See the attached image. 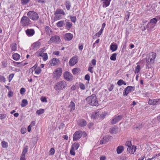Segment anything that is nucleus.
I'll list each match as a JSON object with an SVG mask.
<instances>
[{
	"label": "nucleus",
	"mask_w": 160,
	"mask_h": 160,
	"mask_svg": "<svg viewBox=\"0 0 160 160\" xmlns=\"http://www.w3.org/2000/svg\"><path fill=\"white\" fill-rule=\"evenodd\" d=\"M86 102L89 105L98 106V103L96 95L92 94L91 96L87 97L86 99Z\"/></svg>",
	"instance_id": "f257e3e1"
},
{
	"label": "nucleus",
	"mask_w": 160,
	"mask_h": 160,
	"mask_svg": "<svg viewBox=\"0 0 160 160\" xmlns=\"http://www.w3.org/2000/svg\"><path fill=\"white\" fill-rule=\"evenodd\" d=\"M67 82L64 80L57 82L54 86V89L56 91H61L65 89L67 87Z\"/></svg>",
	"instance_id": "f03ea898"
},
{
	"label": "nucleus",
	"mask_w": 160,
	"mask_h": 160,
	"mask_svg": "<svg viewBox=\"0 0 160 160\" xmlns=\"http://www.w3.org/2000/svg\"><path fill=\"white\" fill-rule=\"evenodd\" d=\"M156 57V53H155L153 52L149 53L147 58V65L148 66L149 64H154Z\"/></svg>",
	"instance_id": "7ed1b4c3"
},
{
	"label": "nucleus",
	"mask_w": 160,
	"mask_h": 160,
	"mask_svg": "<svg viewBox=\"0 0 160 160\" xmlns=\"http://www.w3.org/2000/svg\"><path fill=\"white\" fill-rule=\"evenodd\" d=\"M83 133H84V136H86V133L82 132L81 131H78L76 132L73 135V139L74 141H76L79 140L82 136Z\"/></svg>",
	"instance_id": "20e7f679"
},
{
	"label": "nucleus",
	"mask_w": 160,
	"mask_h": 160,
	"mask_svg": "<svg viewBox=\"0 0 160 160\" xmlns=\"http://www.w3.org/2000/svg\"><path fill=\"white\" fill-rule=\"evenodd\" d=\"M27 15L30 18L34 21L37 20L39 18L38 14L34 11H30L28 12Z\"/></svg>",
	"instance_id": "39448f33"
},
{
	"label": "nucleus",
	"mask_w": 160,
	"mask_h": 160,
	"mask_svg": "<svg viewBox=\"0 0 160 160\" xmlns=\"http://www.w3.org/2000/svg\"><path fill=\"white\" fill-rule=\"evenodd\" d=\"M31 21L26 16L22 17L21 20L20 22L23 27L27 26L31 24Z\"/></svg>",
	"instance_id": "423d86ee"
},
{
	"label": "nucleus",
	"mask_w": 160,
	"mask_h": 160,
	"mask_svg": "<svg viewBox=\"0 0 160 160\" xmlns=\"http://www.w3.org/2000/svg\"><path fill=\"white\" fill-rule=\"evenodd\" d=\"M62 73V69L61 68H57L53 73V78L57 79L59 78L61 75Z\"/></svg>",
	"instance_id": "0eeeda50"
},
{
	"label": "nucleus",
	"mask_w": 160,
	"mask_h": 160,
	"mask_svg": "<svg viewBox=\"0 0 160 160\" xmlns=\"http://www.w3.org/2000/svg\"><path fill=\"white\" fill-rule=\"evenodd\" d=\"M123 117L122 115L115 116L111 121V123L112 125H114L118 122Z\"/></svg>",
	"instance_id": "6e6552de"
},
{
	"label": "nucleus",
	"mask_w": 160,
	"mask_h": 160,
	"mask_svg": "<svg viewBox=\"0 0 160 160\" xmlns=\"http://www.w3.org/2000/svg\"><path fill=\"white\" fill-rule=\"evenodd\" d=\"M63 75L64 78L68 81H71L73 79L72 74L69 72H65Z\"/></svg>",
	"instance_id": "1a4fd4ad"
},
{
	"label": "nucleus",
	"mask_w": 160,
	"mask_h": 160,
	"mask_svg": "<svg viewBox=\"0 0 160 160\" xmlns=\"http://www.w3.org/2000/svg\"><path fill=\"white\" fill-rule=\"evenodd\" d=\"M60 41V37L58 36L55 35L52 36L48 41L49 43H58Z\"/></svg>",
	"instance_id": "9d476101"
},
{
	"label": "nucleus",
	"mask_w": 160,
	"mask_h": 160,
	"mask_svg": "<svg viewBox=\"0 0 160 160\" xmlns=\"http://www.w3.org/2000/svg\"><path fill=\"white\" fill-rule=\"evenodd\" d=\"M135 89V87L131 86H128L124 90L123 95L124 97L126 96L128 93L131 92L132 90L134 91Z\"/></svg>",
	"instance_id": "9b49d317"
},
{
	"label": "nucleus",
	"mask_w": 160,
	"mask_h": 160,
	"mask_svg": "<svg viewBox=\"0 0 160 160\" xmlns=\"http://www.w3.org/2000/svg\"><path fill=\"white\" fill-rule=\"evenodd\" d=\"M78 57L77 56H76L73 57L69 60V65L70 66H73L78 62Z\"/></svg>",
	"instance_id": "f8f14e48"
},
{
	"label": "nucleus",
	"mask_w": 160,
	"mask_h": 160,
	"mask_svg": "<svg viewBox=\"0 0 160 160\" xmlns=\"http://www.w3.org/2000/svg\"><path fill=\"white\" fill-rule=\"evenodd\" d=\"M73 37V35L70 33H66L65 34L64 39L67 41H69L72 39Z\"/></svg>",
	"instance_id": "ddd939ff"
},
{
	"label": "nucleus",
	"mask_w": 160,
	"mask_h": 160,
	"mask_svg": "<svg viewBox=\"0 0 160 160\" xmlns=\"http://www.w3.org/2000/svg\"><path fill=\"white\" fill-rule=\"evenodd\" d=\"M25 32L27 35L29 37L32 36L35 33V31L33 29H28Z\"/></svg>",
	"instance_id": "4468645a"
},
{
	"label": "nucleus",
	"mask_w": 160,
	"mask_h": 160,
	"mask_svg": "<svg viewBox=\"0 0 160 160\" xmlns=\"http://www.w3.org/2000/svg\"><path fill=\"white\" fill-rule=\"evenodd\" d=\"M40 45L41 43L39 42H37L34 43L32 45V49L34 50H37L39 48Z\"/></svg>",
	"instance_id": "2eb2a0df"
},
{
	"label": "nucleus",
	"mask_w": 160,
	"mask_h": 160,
	"mask_svg": "<svg viewBox=\"0 0 160 160\" xmlns=\"http://www.w3.org/2000/svg\"><path fill=\"white\" fill-rule=\"evenodd\" d=\"M136 147L132 145L130 147L127 148V149L128 152L132 154H133L136 150Z\"/></svg>",
	"instance_id": "dca6fc26"
},
{
	"label": "nucleus",
	"mask_w": 160,
	"mask_h": 160,
	"mask_svg": "<svg viewBox=\"0 0 160 160\" xmlns=\"http://www.w3.org/2000/svg\"><path fill=\"white\" fill-rule=\"evenodd\" d=\"M78 124L81 127H83L86 126L87 122L84 119H79L78 122Z\"/></svg>",
	"instance_id": "f3484780"
},
{
	"label": "nucleus",
	"mask_w": 160,
	"mask_h": 160,
	"mask_svg": "<svg viewBox=\"0 0 160 160\" xmlns=\"http://www.w3.org/2000/svg\"><path fill=\"white\" fill-rule=\"evenodd\" d=\"M118 49V45L114 42L112 43L110 46V50L112 52L116 51Z\"/></svg>",
	"instance_id": "a211bd4d"
},
{
	"label": "nucleus",
	"mask_w": 160,
	"mask_h": 160,
	"mask_svg": "<svg viewBox=\"0 0 160 160\" xmlns=\"http://www.w3.org/2000/svg\"><path fill=\"white\" fill-rule=\"evenodd\" d=\"M67 20H65V24L66 25L65 28L68 30H69L72 27V24L71 22L67 21Z\"/></svg>",
	"instance_id": "6ab92c4d"
},
{
	"label": "nucleus",
	"mask_w": 160,
	"mask_h": 160,
	"mask_svg": "<svg viewBox=\"0 0 160 160\" xmlns=\"http://www.w3.org/2000/svg\"><path fill=\"white\" fill-rule=\"evenodd\" d=\"M58 61L59 60L58 59L54 58L52 59L51 61L49 62V63H50L51 66H53L57 65L58 64Z\"/></svg>",
	"instance_id": "aec40b11"
},
{
	"label": "nucleus",
	"mask_w": 160,
	"mask_h": 160,
	"mask_svg": "<svg viewBox=\"0 0 160 160\" xmlns=\"http://www.w3.org/2000/svg\"><path fill=\"white\" fill-rule=\"evenodd\" d=\"M111 0H101V1H102L103 5L102 6L104 8H106L108 6L110 3Z\"/></svg>",
	"instance_id": "412c9836"
},
{
	"label": "nucleus",
	"mask_w": 160,
	"mask_h": 160,
	"mask_svg": "<svg viewBox=\"0 0 160 160\" xmlns=\"http://www.w3.org/2000/svg\"><path fill=\"white\" fill-rule=\"evenodd\" d=\"M159 100L154 99L153 100H149L148 101V103L150 105L158 104V103Z\"/></svg>",
	"instance_id": "4be33fe9"
},
{
	"label": "nucleus",
	"mask_w": 160,
	"mask_h": 160,
	"mask_svg": "<svg viewBox=\"0 0 160 160\" xmlns=\"http://www.w3.org/2000/svg\"><path fill=\"white\" fill-rule=\"evenodd\" d=\"M65 24V20H61L56 23L57 26L58 28L62 27Z\"/></svg>",
	"instance_id": "5701e85b"
},
{
	"label": "nucleus",
	"mask_w": 160,
	"mask_h": 160,
	"mask_svg": "<svg viewBox=\"0 0 160 160\" xmlns=\"http://www.w3.org/2000/svg\"><path fill=\"white\" fill-rule=\"evenodd\" d=\"M124 150V148L122 146H118L117 148V152L118 154H121Z\"/></svg>",
	"instance_id": "b1692460"
},
{
	"label": "nucleus",
	"mask_w": 160,
	"mask_h": 160,
	"mask_svg": "<svg viewBox=\"0 0 160 160\" xmlns=\"http://www.w3.org/2000/svg\"><path fill=\"white\" fill-rule=\"evenodd\" d=\"M58 14H62L63 15H65V13L63 10L58 9L56 10V11L54 12V14L56 15Z\"/></svg>",
	"instance_id": "393cba45"
},
{
	"label": "nucleus",
	"mask_w": 160,
	"mask_h": 160,
	"mask_svg": "<svg viewBox=\"0 0 160 160\" xmlns=\"http://www.w3.org/2000/svg\"><path fill=\"white\" fill-rule=\"evenodd\" d=\"M99 114V112H94L92 115L91 118L93 119H96L98 117Z\"/></svg>",
	"instance_id": "a878e982"
},
{
	"label": "nucleus",
	"mask_w": 160,
	"mask_h": 160,
	"mask_svg": "<svg viewBox=\"0 0 160 160\" xmlns=\"http://www.w3.org/2000/svg\"><path fill=\"white\" fill-rule=\"evenodd\" d=\"M65 5L67 10H69L71 7V3L69 1L67 0L66 1Z\"/></svg>",
	"instance_id": "bb28decb"
},
{
	"label": "nucleus",
	"mask_w": 160,
	"mask_h": 160,
	"mask_svg": "<svg viewBox=\"0 0 160 160\" xmlns=\"http://www.w3.org/2000/svg\"><path fill=\"white\" fill-rule=\"evenodd\" d=\"M79 143L75 142L72 145L71 148L76 150L79 148Z\"/></svg>",
	"instance_id": "cd10ccee"
},
{
	"label": "nucleus",
	"mask_w": 160,
	"mask_h": 160,
	"mask_svg": "<svg viewBox=\"0 0 160 160\" xmlns=\"http://www.w3.org/2000/svg\"><path fill=\"white\" fill-rule=\"evenodd\" d=\"M13 58L16 61L18 60L20 58V56L17 53H15L12 55Z\"/></svg>",
	"instance_id": "c85d7f7f"
},
{
	"label": "nucleus",
	"mask_w": 160,
	"mask_h": 160,
	"mask_svg": "<svg viewBox=\"0 0 160 160\" xmlns=\"http://www.w3.org/2000/svg\"><path fill=\"white\" fill-rule=\"evenodd\" d=\"M157 22V20L156 18L151 19L149 22L152 26H155V24Z\"/></svg>",
	"instance_id": "c756f323"
},
{
	"label": "nucleus",
	"mask_w": 160,
	"mask_h": 160,
	"mask_svg": "<svg viewBox=\"0 0 160 160\" xmlns=\"http://www.w3.org/2000/svg\"><path fill=\"white\" fill-rule=\"evenodd\" d=\"M80 70L79 68H73L72 70V72L73 74L76 75L80 71Z\"/></svg>",
	"instance_id": "7c9ffc66"
},
{
	"label": "nucleus",
	"mask_w": 160,
	"mask_h": 160,
	"mask_svg": "<svg viewBox=\"0 0 160 160\" xmlns=\"http://www.w3.org/2000/svg\"><path fill=\"white\" fill-rule=\"evenodd\" d=\"M10 47L11 48L12 51H16L17 50V44L16 43H12L11 44Z\"/></svg>",
	"instance_id": "2f4dec72"
},
{
	"label": "nucleus",
	"mask_w": 160,
	"mask_h": 160,
	"mask_svg": "<svg viewBox=\"0 0 160 160\" xmlns=\"http://www.w3.org/2000/svg\"><path fill=\"white\" fill-rule=\"evenodd\" d=\"M110 133L112 134H114L116 133L117 132V128L115 127L111 128L109 130Z\"/></svg>",
	"instance_id": "473e14b6"
},
{
	"label": "nucleus",
	"mask_w": 160,
	"mask_h": 160,
	"mask_svg": "<svg viewBox=\"0 0 160 160\" xmlns=\"http://www.w3.org/2000/svg\"><path fill=\"white\" fill-rule=\"evenodd\" d=\"M28 104V102L26 99H23L22 100V103L21 104L22 107H24L27 106Z\"/></svg>",
	"instance_id": "72a5a7b5"
},
{
	"label": "nucleus",
	"mask_w": 160,
	"mask_h": 160,
	"mask_svg": "<svg viewBox=\"0 0 160 160\" xmlns=\"http://www.w3.org/2000/svg\"><path fill=\"white\" fill-rule=\"evenodd\" d=\"M44 52V48H42L40 49L37 53H39L38 55H37L38 57H42V54Z\"/></svg>",
	"instance_id": "f704fd0d"
},
{
	"label": "nucleus",
	"mask_w": 160,
	"mask_h": 160,
	"mask_svg": "<svg viewBox=\"0 0 160 160\" xmlns=\"http://www.w3.org/2000/svg\"><path fill=\"white\" fill-rule=\"evenodd\" d=\"M75 104L72 101H71L69 106V107L70 108L71 110H74L75 109Z\"/></svg>",
	"instance_id": "c9c22d12"
},
{
	"label": "nucleus",
	"mask_w": 160,
	"mask_h": 160,
	"mask_svg": "<svg viewBox=\"0 0 160 160\" xmlns=\"http://www.w3.org/2000/svg\"><path fill=\"white\" fill-rule=\"evenodd\" d=\"M117 84L118 86H120L122 84L125 85H126V83L122 80L120 79L118 81Z\"/></svg>",
	"instance_id": "e433bc0d"
},
{
	"label": "nucleus",
	"mask_w": 160,
	"mask_h": 160,
	"mask_svg": "<svg viewBox=\"0 0 160 160\" xmlns=\"http://www.w3.org/2000/svg\"><path fill=\"white\" fill-rule=\"evenodd\" d=\"M117 54L116 53H113L111 56L110 58V59L111 60L114 61L116 59V56Z\"/></svg>",
	"instance_id": "4c0bfd02"
},
{
	"label": "nucleus",
	"mask_w": 160,
	"mask_h": 160,
	"mask_svg": "<svg viewBox=\"0 0 160 160\" xmlns=\"http://www.w3.org/2000/svg\"><path fill=\"white\" fill-rule=\"evenodd\" d=\"M1 145L3 148H7L8 147V143L4 141H3L1 142Z\"/></svg>",
	"instance_id": "58836bf2"
},
{
	"label": "nucleus",
	"mask_w": 160,
	"mask_h": 160,
	"mask_svg": "<svg viewBox=\"0 0 160 160\" xmlns=\"http://www.w3.org/2000/svg\"><path fill=\"white\" fill-rule=\"evenodd\" d=\"M140 69V66L139 65H138L137 66H136V67L135 68V69L134 70V73L135 74L136 73H138V72H139Z\"/></svg>",
	"instance_id": "ea45409f"
},
{
	"label": "nucleus",
	"mask_w": 160,
	"mask_h": 160,
	"mask_svg": "<svg viewBox=\"0 0 160 160\" xmlns=\"http://www.w3.org/2000/svg\"><path fill=\"white\" fill-rule=\"evenodd\" d=\"M35 73L38 74H40L41 71V69L40 67H38L37 68L34 69Z\"/></svg>",
	"instance_id": "a19ab883"
},
{
	"label": "nucleus",
	"mask_w": 160,
	"mask_h": 160,
	"mask_svg": "<svg viewBox=\"0 0 160 160\" xmlns=\"http://www.w3.org/2000/svg\"><path fill=\"white\" fill-rule=\"evenodd\" d=\"M44 112V109H40L39 110H38L36 111V113L38 115H40L43 113Z\"/></svg>",
	"instance_id": "79ce46f5"
},
{
	"label": "nucleus",
	"mask_w": 160,
	"mask_h": 160,
	"mask_svg": "<svg viewBox=\"0 0 160 160\" xmlns=\"http://www.w3.org/2000/svg\"><path fill=\"white\" fill-rule=\"evenodd\" d=\"M28 150V148H27V146L25 147L22 152V154L21 155H25V154L27 153Z\"/></svg>",
	"instance_id": "37998d69"
},
{
	"label": "nucleus",
	"mask_w": 160,
	"mask_h": 160,
	"mask_svg": "<svg viewBox=\"0 0 160 160\" xmlns=\"http://www.w3.org/2000/svg\"><path fill=\"white\" fill-rule=\"evenodd\" d=\"M79 86L81 90H84L85 89V85L82 82H80L79 83Z\"/></svg>",
	"instance_id": "c03bdc74"
},
{
	"label": "nucleus",
	"mask_w": 160,
	"mask_h": 160,
	"mask_svg": "<svg viewBox=\"0 0 160 160\" xmlns=\"http://www.w3.org/2000/svg\"><path fill=\"white\" fill-rule=\"evenodd\" d=\"M42 56L43 58V59L44 61H45L48 59V56L47 53H44Z\"/></svg>",
	"instance_id": "a18cd8bd"
},
{
	"label": "nucleus",
	"mask_w": 160,
	"mask_h": 160,
	"mask_svg": "<svg viewBox=\"0 0 160 160\" xmlns=\"http://www.w3.org/2000/svg\"><path fill=\"white\" fill-rule=\"evenodd\" d=\"M56 15H55L54 17V21H57L61 19V16L58 14Z\"/></svg>",
	"instance_id": "49530a36"
},
{
	"label": "nucleus",
	"mask_w": 160,
	"mask_h": 160,
	"mask_svg": "<svg viewBox=\"0 0 160 160\" xmlns=\"http://www.w3.org/2000/svg\"><path fill=\"white\" fill-rule=\"evenodd\" d=\"M45 30L46 32V34L50 35V28L48 26H46L45 28Z\"/></svg>",
	"instance_id": "de8ad7c7"
},
{
	"label": "nucleus",
	"mask_w": 160,
	"mask_h": 160,
	"mask_svg": "<svg viewBox=\"0 0 160 160\" xmlns=\"http://www.w3.org/2000/svg\"><path fill=\"white\" fill-rule=\"evenodd\" d=\"M30 0H21L22 3L23 5H26L30 1Z\"/></svg>",
	"instance_id": "09e8293b"
},
{
	"label": "nucleus",
	"mask_w": 160,
	"mask_h": 160,
	"mask_svg": "<svg viewBox=\"0 0 160 160\" xmlns=\"http://www.w3.org/2000/svg\"><path fill=\"white\" fill-rule=\"evenodd\" d=\"M102 29H101L100 30L95 34V36H98V37H99L102 33L103 31Z\"/></svg>",
	"instance_id": "8fccbe9b"
},
{
	"label": "nucleus",
	"mask_w": 160,
	"mask_h": 160,
	"mask_svg": "<svg viewBox=\"0 0 160 160\" xmlns=\"http://www.w3.org/2000/svg\"><path fill=\"white\" fill-rule=\"evenodd\" d=\"M7 117V115L6 114L3 113L0 114V119H2L5 118Z\"/></svg>",
	"instance_id": "3c124183"
},
{
	"label": "nucleus",
	"mask_w": 160,
	"mask_h": 160,
	"mask_svg": "<svg viewBox=\"0 0 160 160\" xmlns=\"http://www.w3.org/2000/svg\"><path fill=\"white\" fill-rule=\"evenodd\" d=\"M70 18L72 22L75 23L76 20V18L75 16L72 17L70 16Z\"/></svg>",
	"instance_id": "603ef678"
},
{
	"label": "nucleus",
	"mask_w": 160,
	"mask_h": 160,
	"mask_svg": "<svg viewBox=\"0 0 160 160\" xmlns=\"http://www.w3.org/2000/svg\"><path fill=\"white\" fill-rule=\"evenodd\" d=\"M0 81L3 82H5L6 79L3 76L1 75L0 76Z\"/></svg>",
	"instance_id": "864d4df0"
},
{
	"label": "nucleus",
	"mask_w": 160,
	"mask_h": 160,
	"mask_svg": "<svg viewBox=\"0 0 160 160\" xmlns=\"http://www.w3.org/2000/svg\"><path fill=\"white\" fill-rule=\"evenodd\" d=\"M120 159L121 160H128V158L125 155L121 156Z\"/></svg>",
	"instance_id": "5fc2aeb1"
},
{
	"label": "nucleus",
	"mask_w": 160,
	"mask_h": 160,
	"mask_svg": "<svg viewBox=\"0 0 160 160\" xmlns=\"http://www.w3.org/2000/svg\"><path fill=\"white\" fill-rule=\"evenodd\" d=\"M125 144L127 146V148L128 147H130L132 145L131 142L130 141H128L126 142Z\"/></svg>",
	"instance_id": "6e6d98bb"
},
{
	"label": "nucleus",
	"mask_w": 160,
	"mask_h": 160,
	"mask_svg": "<svg viewBox=\"0 0 160 160\" xmlns=\"http://www.w3.org/2000/svg\"><path fill=\"white\" fill-rule=\"evenodd\" d=\"M41 100L43 102H47V98L45 97H41L40 98Z\"/></svg>",
	"instance_id": "4d7b16f0"
},
{
	"label": "nucleus",
	"mask_w": 160,
	"mask_h": 160,
	"mask_svg": "<svg viewBox=\"0 0 160 160\" xmlns=\"http://www.w3.org/2000/svg\"><path fill=\"white\" fill-rule=\"evenodd\" d=\"M75 150L71 148L70 150V154L72 155H75V153L74 152Z\"/></svg>",
	"instance_id": "13d9d810"
},
{
	"label": "nucleus",
	"mask_w": 160,
	"mask_h": 160,
	"mask_svg": "<svg viewBox=\"0 0 160 160\" xmlns=\"http://www.w3.org/2000/svg\"><path fill=\"white\" fill-rule=\"evenodd\" d=\"M146 28H153L154 27V26H152L151 23L149 22L148 23L146 27Z\"/></svg>",
	"instance_id": "bf43d9fd"
},
{
	"label": "nucleus",
	"mask_w": 160,
	"mask_h": 160,
	"mask_svg": "<svg viewBox=\"0 0 160 160\" xmlns=\"http://www.w3.org/2000/svg\"><path fill=\"white\" fill-rule=\"evenodd\" d=\"M25 92V89L23 88H22L20 90V93L21 94H23Z\"/></svg>",
	"instance_id": "052dcab7"
},
{
	"label": "nucleus",
	"mask_w": 160,
	"mask_h": 160,
	"mask_svg": "<svg viewBox=\"0 0 160 160\" xmlns=\"http://www.w3.org/2000/svg\"><path fill=\"white\" fill-rule=\"evenodd\" d=\"M130 16V13L129 12H127V14L126 15L125 19H126V20L128 21Z\"/></svg>",
	"instance_id": "680f3d73"
},
{
	"label": "nucleus",
	"mask_w": 160,
	"mask_h": 160,
	"mask_svg": "<svg viewBox=\"0 0 160 160\" xmlns=\"http://www.w3.org/2000/svg\"><path fill=\"white\" fill-rule=\"evenodd\" d=\"M84 79L85 80H87L88 81H89L90 79V77L89 75L86 74V75H85L84 77Z\"/></svg>",
	"instance_id": "e2e57ef3"
},
{
	"label": "nucleus",
	"mask_w": 160,
	"mask_h": 160,
	"mask_svg": "<svg viewBox=\"0 0 160 160\" xmlns=\"http://www.w3.org/2000/svg\"><path fill=\"white\" fill-rule=\"evenodd\" d=\"M54 152L55 150L54 148H52L49 151V152L51 155H53L54 154Z\"/></svg>",
	"instance_id": "0e129e2a"
},
{
	"label": "nucleus",
	"mask_w": 160,
	"mask_h": 160,
	"mask_svg": "<svg viewBox=\"0 0 160 160\" xmlns=\"http://www.w3.org/2000/svg\"><path fill=\"white\" fill-rule=\"evenodd\" d=\"M26 132V130L25 128H22L21 130V132L22 134H25Z\"/></svg>",
	"instance_id": "69168bd1"
},
{
	"label": "nucleus",
	"mask_w": 160,
	"mask_h": 160,
	"mask_svg": "<svg viewBox=\"0 0 160 160\" xmlns=\"http://www.w3.org/2000/svg\"><path fill=\"white\" fill-rule=\"evenodd\" d=\"M14 74L13 73L9 75V82H10L11 80L13 78L14 76Z\"/></svg>",
	"instance_id": "338daca9"
},
{
	"label": "nucleus",
	"mask_w": 160,
	"mask_h": 160,
	"mask_svg": "<svg viewBox=\"0 0 160 160\" xmlns=\"http://www.w3.org/2000/svg\"><path fill=\"white\" fill-rule=\"evenodd\" d=\"M20 160H26L25 155H21L20 158Z\"/></svg>",
	"instance_id": "774afa93"
}]
</instances>
